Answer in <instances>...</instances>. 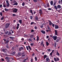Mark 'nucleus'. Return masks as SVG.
I'll return each mask as SVG.
<instances>
[{
	"instance_id": "nucleus-36",
	"label": "nucleus",
	"mask_w": 62,
	"mask_h": 62,
	"mask_svg": "<svg viewBox=\"0 0 62 62\" xmlns=\"http://www.w3.org/2000/svg\"><path fill=\"white\" fill-rule=\"evenodd\" d=\"M29 41H31V42L32 41V39H29Z\"/></svg>"
},
{
	"instance_id": "nucleus-27",
	"label": "nucleus",
	"mask_w": 62,
	"mask_h": 62,
	"mask_svg": "<svg viewBox=\"0 0 62 62\" xmlns=\"http://www.w3.org/2000/svg\"><path fill=\"white\" fill-rule=\"evenodd\" d=\"M21 55V52H19L18 53V55L19 56H20Z\"/></svg>"
},
{
	"instance_id": "nucleus-37",
	"label": "nucleus",
	"mask_w": 62,
	"mask_h": 62,
	"mask_svg": "<svg viewBox=\"0 0 62 62\" xmlns=\"http://www.w3.org/2000/svg\"><path fill=\"white\" fill-rule=\"evenodd\" d=\"M35 19L36 20H38V17L37 16H36L35 17Z\"/></svg>"
},
{
	"instance_id": "nucleus-49",
	"label": "nucleus",
	"mask_w": 62,
	"mask_h": 62,
	"mask_svg": "<svg viewBox=\"0 0 62 62\" xmlns=\"http://www.w3.org/2000/svg\"><path fill=\"white\" fill-rule=\"evenodd\" d=\"M47 28L48 29H49V30H50V27L49 26H47Z\"/></svg>"
},
{
	"instance_id": "nucleus-20",
	"label": "nucleus",
	"mask_w": 62,
	"mask_h": 62,
	"mask_svg": "<svg viewBox=\"0 0 62 62\" xmlns=\"http://www.w3.org/2000/svg\"><path fill=\"white\" fill-rule=\"evenodd\" d=\"M46 46H48L49 45V43L47 41L46 42Z\"/></svg>"
},
{
	"instance_id": "nucleus-38",
	"label": "nucleus",
	"mask_w": 62,
	"mask_h": 62,
	"mask_svg": "<svg viewBox=\"0 0 62 62\" xmlns=\"http://www.w3.org/2000/svg\"><path fill=\"white\" fill-rule=\"evenodd\" d=\"M26 48L27 50H28V51L29 50V48L28 47V46H26Z\"/></svg>"
},
{
	"instance_id": "nucleus-46",
	"label": "nucleus",
	"mask_w": 62,
	"mask_h": 62,
	"mask_svg": "<svg viewBox=\"0 0 62 62\" xmlns=\"http://www.w3.org/2000/svg\"><path fill=\"white\" fill-rule=\"evenodd\" d=\"M4 17L3 16L2 17L1 19V20H3L4 19Z\"/></svg>"
},
{
	"instance_id": "nucleus-31",
	"label": "nucleus",
	"mask_w": 62,
	"mask_h": 62,
	"mask_svg": "<svg viewBox=\"0 0 62 62\" xmlns=\"http://www.w3.org/2000/svg\"><path fill=\"white\" fill-rule=\"evenodd\" d=\"M37 41H38L39 40V37L38 36H37Z\"/></svg>"
},
{
	"instance_id": "nucleus-58",
	"label": "nucleus",
	"mask_w": 62,
	"mask_h": 62,
	"mask_svg": "<svg viewBox=\"0 0 62 62\" xmlns=\"http://www.w3.org/2000/svg\"><path fill=\"white\" fill-rule=\"evenodd\" d=\"M40 27L41 28H43V25H41V26H40Z\"/></svg>"
},
{
	"instance_id": "nucleus-45",
	"label": "nucleus",
	"mask_w": 62,
	"mask_h": 62,
	"mask_svg": "<svg viewBox=\"0 0 62 62\" xmlns=\"http://www.w3.org/2000/svg\"><path fill=\"white\" fill-rule=\"evenodd\" d=\"M31 32H34V30H33V29H32L31 31Z\"/></svg>"
},
{
	"instance_id": "nucleus-63",
	"label": "nucleus",
	"mask_w": 62,
	"mask_h": 62,
	"mask_svg": "<svg viewBox=\"0 0 62 62\" xmlns=\"http://www.w3.org/2000/svg\"><path fill=\"white\" fill-rule=\"evenodd\" d=\"M0 15L1 16H2V13L0 12Z\"/></svg>"
},
{
	"instance_id": "nucleus-15",
	"label": "nucleus",
	"mask_w": 62,
	"mask_h": 62,
	"mask_svg": "<svg viewBox=\"0 0 62 62\" xmlns=\"http://www.w3.org/2000/svg\"><path fill=\"white\" fill-rule=\"evenodd\" d=\"M55 35H57V31L56 30H55Z\"/></svg>"
},
{
	"instance_id": "nucleus-42",
	"label": "nucleus",
	"mask_w": 62,
	"mask_h": 62,
	"mask_svg": "<svg viewBox=\"0 0 62 62\" xmlns=\"http://www.w3.org/2000/svg\"><path fill=\"white\" fill-rule=\"evenodd\" d=\"M6 2L7 3V4H8V3H8V0H6Z\"/></svg>"
},
{
	"instance_id": "nucleus-39",
	"label": "nucleus",
	"mask_w": 62,
	"mask_h": 62,
	"mask_svg": "<svg viewBox=\"0 0 62 62\" xmlns=\"http://www.w3.org/2000/svg\"><path fill=\"white\" fill-rule=\"evenodd\" d=\"M50 7V6H49V3H47V7Z\"/></svg>"
},
{
	"instance_id": "nucleus-34",
	"label": "nucleus",
	"mask_w": 62,
	"mask_h": 62,
	"mask_svg": "<svg viewBox=\"0 0 62 62\" xmlns=\"http://www.w3.org/2000/svg\"><path fill=\"white\" fill-rule=\"evenodd\" d=\"M33 1L34 2H37L38 0H33Z\"/></svg>"
},
{
	"instance_id": "nucleus-12",
	"label": "nucleus",
	"mask_w": 62,
	"mask_h": 62,
	"mask_svg": "<svg viewBox=\"0 0 62 62\" xmlns=\"http://www.w3.org/2000/svg\"><path fill=\"white\" fill-rule=\"evenodd\" d=\"M55 29H58L59 27H58V25H55Z\"/></svg>"
},
{
	"instance_id": "nucleus-40",
	"label": "nucleus",
	"mask_w": 62,
	"mask_h": 62,
	"mask_svg": "<svg viewBox=\"0 0 62 62\" xmlns=\"http://www.w3.org/2000/svg\"><path fill=\"white\" fill-rule=\"evenodd\" d=\"M43 44V42H42L41 43V46H42Z\"/></svg>"
},
{
	"instance_id": "nucleus-1",
	"label": "nucleus",
	"mask_w": 62,
	"mask_h": 62,
	"mask_svg": "<svg viewBox=\"0 0 62 62\" xmlns=\"http://www.w3.org/2000/svg\"><path fill=\"white\" fill-rule=\"evenodd\" d=\"M24 36H27V37H29V36L31 38H33L34 37V35L33 34H29L25 35Z\"/></svg>"
},
{
	"instance_id": "nucleus-26",
	"label": "nucleus",
	"mask_w": 62,
	"mask_h": 62,
	"mask_svg": "<svg viewBox=\"0 0 62 62\" xmlns=\"http://www.w3.org/2000/svg\"><path fill=\"white\" fill-rule=\"evenodd\" d=\"M7 6L8 7H9V3H7Z\"/></svg>"
},
{
	"instance_id": "nucleus-3",
	"label": "nucleus",
	"mask_w": 62,
	"mask_h": 62,
	"mask_svg": "<svg viewBox=\"0 0 62 62\" xmlns=\"http://www.w3.org/2000/svg\"><path fill=\"white\" fill-rule=\"evenodd\" d=\"M17 11H18L17 9L15 8L13 10V13H16L17 12Z\"/></svg>"
},
{
	"instance_id": "nucleus-44",
	"label": "nucleus",
	"mask_w": 62,
	"mask_h": 62,
	"mask_svg": "<svg viewBox=\"0 0 62 62\" xmlns=\"http://www.w3.org/2000/svg\"><path fill=\"white\" fill-rule=\"evenodd\" d=\"M8 31H7V32H5V34H8Z\"/></svg>"
},
{
	"instance_id": "nucleus-23",
	"label": "nucleus",
	"mask_w": 62,
	"mask_h": 62,
	"mask_svg": "<svg viewBox=\"0 0 62 62\" xmlns=\"http://www.w3.org/2000/svg\"><path fill=\"white\" fill-rule=\"evenodd\" d=\"M54 8L56 9V10H57V6H54Z\"/></svg>"
},
{
	"instance_id": "nucleus-50",
	"label": "nucleus",
	"mask_w": 62,
	"mask_h": 62,
	"mask_svg": "<svg viewBox=\"0 0 62 62\" xmlns=\"http://www.w3.org/2000/svg\"><path fill=\"white\" fill-rule=\"evenodd\" d=\"M11 32H9L8 34V35H11Z\"/></svg>"
},
{
	"instance_id": "nucleus-59",
	"label": "nucleus",
	"mask_w": 62,
	"mask_h": 62,
	"mask_svg": "<svg viewBox=\"0 0 62 62\" xmlns=\"http://www.w3.org/2000/svg\"><path fill=\"white\" fill-rule=\"evenodd\" d=\"M16 2V1L15 0H14V1L13 2V3H15Z\"/></svg>"
},
{
	"instance_id": "nucleus-55",
	"label": "nucleus",
	"mask_w": 62,
	"mask_h": 62,
	"mask_svg": "<svg viewBox=\"0 0 62 62\" xmlns=\"http://www.w3.org/2000/svg\"><path fill=\"white\" fill-rule=\"evenodd\" d=\"M19 27L18 26H17V27H16V29L17 30H18V28H19Z\"/></svg>"
},
{
	"instance_id": "nucleus-19",
	"label": "nucleus",
	"mask_w": 62,
	"mask_h": 62,
	"mask_svg": "<svg viewBox=\"0 0 62 62\" xmlns=\"http://www.w3.org/2000/svg\"><path fill=\"white\" fill-rule=\"evenodd\" d=\"M19 22L20 23V24H22V20H19Z\"/></svg>"
},
{
	"instance_id": "nucleus-30",
	"label": "nucleus",
	"mask_w": 62,
	"mask_h": 62,
	"mask_svg": "<svg viewBox=\"0 0 62 62\" xmlns=\"http://www.w3.org/2000/svg\"><path fill=\"white\" fill-rule=\"evenodd\" d=\"M4 33H3L2 32H0V35H4Z\"/></svg>"
},
{
	"instance_id": "nucleus-9",
	"label": "nucleus",
	"mask_w": 62,
	"mask_h": 62,
	"mask_svg": "<svg viewBox=\"0 0 62 62\" xmlns=\"http://www.w3.org/2000/svg\"><path fill=\"white\" fill-rule=\"evenodd\" d=\"M6 49H2V52H5L6 53V51H7Z\"/></svg>"
},
{
	"instance_id": "nucleus-53",
	"label": "nucleus",
	"mask_w": 62,
	"mask_h": 62,
	"mask_svg": "<svg viewBox=\"0 0 62 62\" xmlns=\"http://www.w3.org/2000/svg\"><path fill=\"white\" fill-rule=\"evenodd\" d=\"M34 28L35 29H38L37 28V27L36 26H35Z\"/></svg>"
},
{
	"instance_id": "nucleus-6",
	"label": "nucleus",
	"mask_w": 62,
	"mask_h": 62,
	"mask_svg": "<svg viewBox=\"0 0 62 62\" xmlns=\"http://www.w3.org/2000/svg\"><path fill=\"white\" fill-rule=\"evenodd\" d=\"M54 60H55V61H58L59 60V58H56H56H54ZM56 59L57 60H56Z\"/></svg>"
},
{
	"instance_id": "nucleus-21",
	"label": "nucleus",
	"mask_w": 62,
	"mask_h": 62,
	"mask_svg": "<svg viewBox=\"0 0 62 62\" xmlns=\"http://www.w3.org/2000/svg\"><path fill=\"white\" fill-rule=\"evenodd\" d=\"M56 54L57 55H58V56H59V55H60V54H59V53L58 51H57L56 52Z\"/></svg>"
},
{
	"instance_id": "nucleus-29",
	"label": "nucleus",
	"mask_w": 62,
	"mask_h": 62,
	"mask_svg": "<svg viewBox=\"0 0 62 62\" xmlns=\"http://www.w3.org/2000/svg\"><path fill=\"white\" fill-rule=\"evenodd\" d=\"M54 47L55 48L56 46V42H55L54 43Z\"/></svg>"
},
{
	"instance_id": "nucleus-4",
	"label": "nucleus",
	"mask_w": 62,
	"mask_h": 62,
	"mask_svg": "<svg viewBox=\"0 0 62 62\" xmlns=\"http://www.w3.org/2000/svg\"><path fill=\"white\" fill-rule=\"evenodd\" d=\"M6 59V60L7 62H9V58L8 57H6L5 58Z\"/></svg>"
},
{
	"instance_id": "nucleus-62",
	"label": "nucleus",
	"mask_w": 62,
	"mask_h": 62,
	"mask_svg": "<svg viewBox=\"0 0 62 62\" xmlns=\"http://www.w3.org/2000/svg\"><path fill=\"white\" fill-rule=\"evenodd\" d=\"M50 31V30H46V31L47 32H49V31Z\"/></svg>"
},
{
	"instance_id": "nucleus-14",
	"label": "nucleus",
	"mask_w": 62,
	"mask_h": 62,
	"mask_svg": "<svg viewBox=\"0 0 62 62\" xmlns=\"http://www.w3.org/2000/svg\"><path fill=\"white\" fill-rule=\"evenodd\" d=\"M60 40V39L59 38H58L56 40V42H59V41Z\"/></svg>"
},
{
	"instance_id": "nucleus-60",
	"label": "nucleus",
	"mask_w": 62,
	"mask_h": 62,
	"mask_svg": "<svg viewBox=\"0 0 62 62\" xmlns=\"http://www.w3.org/2000/svg\"><path fill=\"white\" fill-rule=\"evenodd\" d=\"M52 26L53 27H54V24L52 23Z\"/></svg>"
},
{
	"instance_id": "nucleus-5",
	"label": "nucleus",
	"mask_w": 62,
	"mask_h": 62,
	"mask_svg": "<svg viewBox=\"0 0 62 62\" xmlns=\"http://www.w3.org/2000/svg\"><path fill=\"white\" fill-rule=\"evenodd\" d=\"M52 38H53L54 40H56V39H57V36H54L52 37Z\"/></svg>"
},
{
	"instance_id": "nucleus-10",
	"label": "nucleus",
	"mask_w": 62,
	"mask_h": 62,
	"mask_svg": "<svg viewBox=\"0 0 62 62\" xmlns=\"http://www.w3.org/2000/svg\"><path fill=\"white\" fill-rule=\"evenodd\" d=\"M41 32L44 34H45V31H44L43 30H42L41 31Z\"/></svg>"
},
{
	"instance_id": "nucleus-54",
	"label": "nucleus",
	"mask_w": 62,
	"mask_h": 62,
	"mask_svg": "<svg viewBox=\"0 0 62 62\" xmlns=\"http://www.w3.org/2000/svg\"><path fill=\"white\" fill-rule=\"evenodd\" d=\"M49 37V36H47L46 37V39H48Z\"/></svg>"
},
{
	"instance_id": "nucleus-2",
	"label": "nucleus",
	"mask_w": 62,
	"mask_h": 62,
	"mask_svg": "<svg viewBox=\"0 0 62 62\" xmlns=\"http://www.w3.org/2000/svg\"><path fill=\"white\" fill-rule=\"evenodd\" d=\"M10 25V23H7L6 24V25L5 26V27L6 28V29H7L8 27H9V26Z\"/></svg>"
},
{
	"instance_id": "nucleus-11",
	"label": "nucleus",
	"mask_w": 62,
	"mask_h": 62,
	"mask_svg": "<svg viewBox=\"0 0 62 62\" xmlns=\"http://www.w3.org/2000/svg\"><path fill=\"white\" fill-rule=\"evenodd\" d=\"M4 40L5 42H6V43H8V42H9V41L8 40H6L5 39H4Z\"/></svg>"
},
{
	"instance_id": "nucleus-25",
	"label": "nucleus",
	"mask_w": 62,
	"mask_h": 62,
	"mask_svg": "<svg viewBox=\"0 0 62 62\" xmlns=\"http://www.w3.org/2000/svg\"><path fill=\"white\" fill-rule=\"evenodd\" d=\"M5 11H8V9H7L6 8H5Z\"/></svg>"
},
{
	"instance_id": "nucleus-61",
	"label": "nucleus",
	"mask_w": 62,
	"mask_h": 62,
	"mask_svg": "<svg viewBox=\"0 0 62 62\" xmlns=\"http://www.w3.org/2000/svg\"><path fill=\"white\" fill-rule=\"evenodd\" d=\"M3 7L4 8H6V6L5 5H4Z\"/></svg>"
},
{
	"instance_id": "nucleus-43",
	"label": "nucleus",
	"mask_w": 62,
	"mask_h": 62,
	"mask_svg": "<svg viewBox=\"0 0 62 62\" xmlns=\"http://www.w3.org/2000/svg\"><path fill=\"white\" fill-rule=\"evenodd\" d=\"M15 54V52H14L12 53V54H13V55H14Z\"/></svg>"
},
{
	"instance_id": "nucleus-17",
	"label": "nucleus",
	"mask_w": 62,
	"mask_h": 62,
	"mask_svg": "<svg viewBox=\"0 0 62 62\" xmlns=\"http://www.w3.org/2000/svg\"><path fill=\"white\" fill-rule=\"evenodd\" d=\"M39 13L40 14H41L42 13V11H41V10L40 9L39 11Z\"/></svg>"
},
{
	"instance_id": "nucleus-56",
	"label": "nucleus",
	"mask_w": 62,
	"mask_h": 62,
	"mask_svg": "<svg viewBox=\"0 0 62 62\" xmlns=\"http://www.w3.org/2000/svg\"><path fill=\"white\" fill-rule=\"evenodd\" d=\"M26 59H25L23 61V62H25V61H26Z\"/></svg>"
},
{
	"instance_id": "nucleus-13",
	"label": "nucleus",
	"mask_w": 62,
	"mask_h": 62,
	"mask_svg": "<svg viewBox=\"0 0 62 62\" xmlns=\"http://www.w3.org/2000/svg\"><path fill=\"white\" fill-rule=\"evenodd\" d=\"M57 8H58L60 9V8H61V6H60V5H58L57 6Z\"/></svg>"
},
{
	"instance_id": "nucleus-35",
	"label": "nucleus",
	"mask_w": 62,
	"mask_h": 62,
	"mask_svg": "<svg viewBox=\"0 0 62 62\" xmlns=\"http://www.w3.org/2000/svg\"><path fill=\"white\" fill-rule=\"evenodd\" d=\"M34 24V22H31V25H32V24Z\"/></svg>"
},
{
	"instance_id": "nucleus-33",
	"label": "nucleus",
	"mask_w": 62,
	"mask_h": 62,
	"mask_svg": "<svg viewBox=\"0 0 62 62\" xmlns=\"http://www.w3.org/2000/svg\"><path fill=\"white\" fill-rule=\"evenodd\" d=\"M30 19L31 20H32L33 19V16H30Z\"/></svg>"
},
{
	"instance_id": "nucleus-57",
	"label": "nucleus",
	"mask_w": 62,
	"mask_h": 62,
	"mask_svg": "<svg viewBox=\"0 0 62 62\" xmlns=\"http://www.w3.org/2000/svg\"><path fill=\"white\" fill-rule=\"evenodd\" d=\"M12 15L13 16H16V15L15 14H12Z\"/></svg>"
},
{
	"instance_id": "nucleus-8",
	"label": "nucleus",
	"mask_w": 62,
	"mask_h": 62,
	"mask_svg": "<svg viewBox=\"0 0 62 62\" xmlns=\"http://www.w3.org/2000/svg\"><path fill=\"white\" fill-rule=\"evenodd\" d=\"M46 62H48V61H50V59L49 57H46Z\"/></svg>"
},
{
	"instance_id": "nucleus-16",
	"label": "nucleus",
	"mask_w": 62,
	"mask_h": 62,
	"mask_svg": "<svg viewBox=\"0 0 62 62\" xmlns=\"http://www.w3.org/2000/svg\"><path fill=\"white\" fill-rule=\"evenodd\" d=\"M47 56V55H44V59H45L46 58V57Z\"/></svg>"
},
{
	"instance_id": "nucleus-47",
	"label": "nucleus",
	"mask_w": 62,
	"mask_h": 62,
	"mask_svg": "<svg viewBox=\"0 0 62 62\" xmlns=\"http://www.w3.org/2000/svg\"><path fill=\"white\" fill-rule=\"evenodd\" d=\"M47 51L48 52H50L51 51V49H47Z\"/></svg>"
},
{
	"instance_id": "nucleus-48",
	"label": "nucleus",
	"mask_w": 62,
	"mask_h": 62,
	"mask_svg": "<svg viewBox=\"0 0 62 62\" xmlns=\"http://www.w3.org/2000/svg\"><path fill=\"white\" fill-rule=\"evenodd\" d=\"M56 4V2H54L53 4V6H55Z\"/></svg>"
},
{
	"instance_id": "nucleus-7",
	"label": "nucleus",
	"mask_w": 62,
	"mask_h": 62,
	"mask_svg": "<svg viewBox=\"0 0 62 62\" xmlns=\"http://www.w3.org/2000/svg\"><path fill=\"white\" fill-rule=\"evenodd\" d=\"M48 22L49 23V25H50V26H51V25L53 24V23H52V22H51V21L50 20H48Z\"/></svg>"
},
{
	"instance_id": "nucleus-28",
	"label": "nucleus",
	"mask_w": 62,
	"mask_h": 62,
	"mask_svg": "<svg viewBox=\"0 0 62 62\" xmlns=\"http://www.w3.org/2000/svg\"><path fill=\"white\" fill-rule=\"evenodd\" d=\"M28 47L29 49H30V50H31V48L30 46H28Z\"/></svg>"
},
{
	"instance_id": "nucleus-51",
	"label": "nucleus",
	"mask_w": 62,
	"mask_h": 62,
	"mask_svg": "<svg viewBox=\"0 0 62 62\" xmlns=\"http://www.w3.org/2000/svg\"><path fill=\"white\" fill-rule=\"evenodd\" d=\"M31 62H32L33 61V59H31Z\"/></svg>"
},
{
	"instance_id": "nucleus-18",
	"label": "nucleus",
	"mask_w": 62,
	"mask_h": 62,
	"mask_svg": "<svg viewBox=\"0 0 62 62\" xmlns=\"http://www.w3.org/2000/svg\"><path fill=\"white\" fill-rule=\"evenodd\" d=\"M13 5H16V6H17V5H18V3L16 2L15 3L13 4Z\"/></svg>"
},
{
	"instance_id": "nucleus-24",
	"label": "nucleus",
	"mask_w": 62,
	"mask_h": 62,
	"mask_svg": "<svg viewBox=\"0 0 62 62\" xmlns=\"http://www.w3.org/2000/svg\"><path fill=\"white\" fill-rule=\"evenodd\" d=\"M25 5V3H24V2H23L22 4V6H23V7H24V6Z\"/></svg>"
},
{
	"instance_id": "nucleus-41",
	"label": "nucleus",
	"mask_w": 62,
	"mask_h": 62,
	"mask_svg": "<svg viewBox=\"0 0 62 62\" xmlns=\"http://www.w3.org/2000/svg\"><path fill=\"white\" fill-rule=\"evenodd\" d=\"M34 45V43H31V46H33Z\"/></svg>"
},
{
	"instance_id": "nucleus-22",
	"label": "nucleus",
	"mask_w": 62,
	"mask_h": 62,
	"mask_svg": "<svg viewBox=\"0 0 62 62\" xmlns=\"http://www.w3.org/2000/svg\"><path fill=\"white\" fill-rule=\"evenodd\" d=\"M50 3L51 5H53V1H51L50 2Z\"/></svg>"
},
{
	"instance_id": "nucleus-52",
	"label": "nucleus",
	"mask_w": 62,
	"mask_h": 62,
	"mask_svg": "<svg viewBox=\"0 0 62 62\" xmlns=\"http://www.w3.org/2000/svg\"><path fill=\"white\" fill-rule=\"evenodd\" d=\"M10 39H13V38L12 37H10Z\"/></svg>"
},
{
	"instance_id": "nucleus-32",
	"label": "nucleus",
	"mask_w": 62,
	"mask_h": 62,
	"mask_svg": "<svg viewBox=\"0 0 62 62\" xmlns=\"http://www.w3.org/2000/svg\"><path fill=\"white\" fill-rule=\"evenodd\" d=\"M35 60L36 61H37V59H38V58L36 57H35Z\"/></svg>"
},
{
	"instance_id": "nucleus-64",
	"label": "nucleus",
	"mask_w": 62,
	"mask_h": 62,
	"mask_svg": "<svg viewBox=\"0 0 62 62\" xmlns=\"http://www.w3.org/2000/svg\"><path fill=\"white\" fill-rule=\"evenodd\" d=\"M48 10H51L52 9H51V8H48Z\"/></svg>"
}]
</instances>
